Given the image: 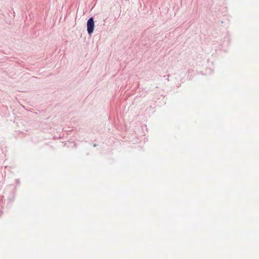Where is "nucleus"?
Masks as SVG:
<instances>
[{
	"label": "nucleus",
	"instance_id": "f257e3e1",
	"mask_svg": "<svg viewBox=\"0 0 259 259\" xmlns=\"http://www.w3.org/2000/svg\"><path fill=\"white\" fill-rule=\"evenodd\" d=\"M87 32L89 35H91L95 29V22L93 17H90L87 23Z\"/></svg>",
	"mask_w": 259,
	"mask_h": 259
},
{
	"label": "nucleus",
	"instance_id": "f03ea898",
	"mask_svg": "<svg viewBox=\"0 0 259 259\" xmlns=\"http://www.w3.org/2000/svg\"><path fill=\"white\" fill-rule=\"evenodd\" d=\"M170 75V74H168L167 75H164L163 77H166V80L168 81H169V77Z\"/></svg>",
	"mask_w": 259,
	"mask_h": 259
}]
</instances>
